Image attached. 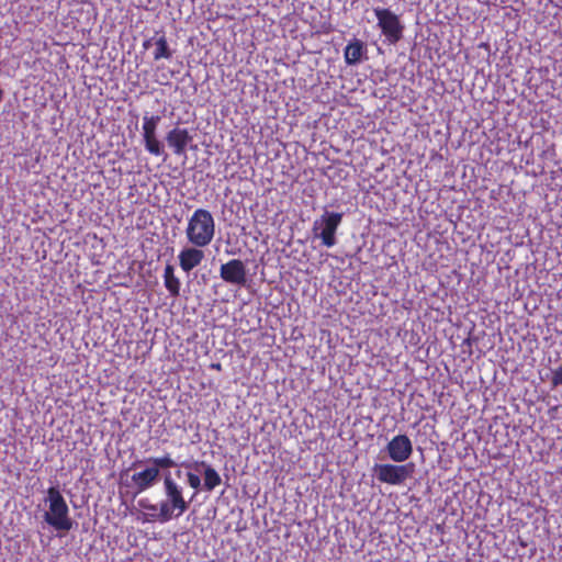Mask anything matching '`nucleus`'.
Listing matches in <instances>:
<instances>
[{"instance_id": "3", "label": "nucleus", "mask_w": 562, "mask_h": 562, "mask_svg": "<svg viewBox=\"0 0 562 562\" xmlns=\"http://www.w3.org/2000/svg\"><path fill=\"white\" fill-rule=\"evenodd\" d=\"M48 510L44 514V520L59 531H69L72 520L69 517L68 505L60 491L52 486L47 490Z\"/></svg>"}, {"instance_id": "5", "label": "nucleus", "mask_w": 562, "mask_h": 562, "mask_svg": "<svg viewBox=\"0 0 562 562\" xmlns=\"http://www.w3.org/2000/svg\"><path fill=\"white\" fill-rule=\"evenodd\" d=\"M342 213L325 212L319 220L313 224L315 237L321 238L322 244L328 248L336 244V232L341 224Z\"/></svg>"}, {"instance_id": "18", "label": "nucleus", "mask_w": 562, "mask_h": 562, "mask_svg": "<svg viewBox=\"0 0 562 562\" xmlns=\"http://www.w3.org/2000/svg\"><path fill=\"white\" fill-rule=\"evenodd\" d=\"M146 463L153 464V467L157 468V472L160 473L161 469H170L176 465V462L172 460L170 454H165L162 457L149 458L146 460Z\"/></svg>"}, {"instance_id": "23", "label": "nucleus", "mask_w": 562, "mask_h": 562, "mask_svg": "<svg viewBox=\"0 0 562 562\" xmlns=\"http://www.w3.org/2000/svg\"><path fill=\"white\" fill-rule=\"evenodd\" d=\"M151 41H153V40H146V41L143 43L144 48H148V47L151 45Z\"/></svg>"}, {"instance_id": "17", "label": "nucleus", "mask_w": 562, "mask_h": 562, "mask_svg": "<svg viewBox=\"0 0 562 562\" xmlns=\"http://www.w3.org/2000/svg\"><path fill=\"white\" fill-rule=\"evenodd\" d=\"M139 506L146 510V513H144L143 521H159V518H151L153 515L155 516L159 514V503L151 504L148 499H142L139 501Z\"/></svg>"}, {"instance_id": "9", "label": "nucleus", "mask_w": 562, "mask_h": 562, "mask_svg": "<svg viewBox=\"0 0 562 562\" xmlns=\"http://www.w3.org/2000/svg\"><path fill=\"white\" fill-rule=\"evenodd\" d=\"M390 459L396 463L407 461L413 453V443L407 435H396L386 445Z\"/></svg>"}, {"instance_id": "8", "label": "nucleus", "mask_w": 562, "mask_h": 562, "mask_svg": "<svg viewBox=\"0 0 562 562\" xmlns=\"http://www.w3.org/2000/svg\"><path fill=\"white\" fill-rule=\"evenodd\" d=\"M220 277L229 284L244 286L247 282V269L240 259H231L220 268Z\"/></svg>"}, {"instance_id": "15", "label": "nucleus", "mask_w": 562, "mask_h": 562, "mask_svg": "<svg viewBox=\"0 0 562 562\" xmlns=\"http://www.w3.org/2000/svg\"><path fill=\"white\" fill-rule=\"evenodd\" d=\"M162 277L165 288L167 289L169 295L172 297H178L180 295L181 282L179 278L175 276V268L172 265H166Z\"/></svg>"}, {"instance_id": "19", "label": "nucleus", "mask_w": 562, "mask_h": 562, "mask_svg": "<svg viewBox=\"0 0 562 562\" xmlns=\"http://www.w3.org/2000/svg\"><path fill=\"white\" fill-rule=\"evenodd\" d=\"M187 483L188 485L193 488L195 492H198L201 487V479L198 474L193 472H187ZM196 493H194L195 495Z\"/></svg>"}, {"instance_id": "6", "label": "nucleus", "mask_w": 562, "mask_h": 562, "mask_svg": "<svg viewBox=\"0 0 562 562\" xmlns=\"http://www.w3.org/2000/svg\"><path fill=\"white\" fill-rule=\"evenodd\" d=\"M378 26L386 40L395 44L403 37L404 25L400 16L386 8H374Z\"/></svg>"}, {"instance_id": "12", "label": "nucleus", "mask_w": 562, "mask_h": 562, "mask_svg": "<svg viewBox=\"0 0 562 562\" xmlns=\"http://www.w3.org/2000/svg\"><path fill=\"white\" fill-rule=\"evenodd\" d=\"M201 248L195 246L187 247L179 252V265L184 272H190L202 262L204 252Z\"/></svg>"}, {"instance_id": "22", "label": "nucleus", "mask_w": 562, "mask_h": 562, "mask_svg": "<svg viewBox=\"0 0 562 562\" xmlns=\"http://www.w3.org/2000/svg\"><path fill=\"white\" fill-rule=\"evenodd\" d=\"M142 463H143V461H140V460H136V461H134V462L132 463V468H133V469H137Z\"/></svg>"}, {"instance_id": "10", "label": "nucleus", "mask_w": 562, "mask_h": 562, "mask_svg": "<svg viewBox=\"0 0 562 562\" xmlns=\"http://www.w3.org/2000/svg\"><path fill=\"white\" fill-rule=\"evenodd\" d=\"M159 480V472L153 464H148L140 471L132 474L131 481L136 490V493H143L151 488Z\"/></svg>"}, {"instance_id": "14", "label": "nucleus", "mask_w": 562, "mask_h": 562, "mask_svg": "<svg viewBox=\"0 0 562 562\" xmlns=\"http://www.w3.org/2000/svg\"><path fill=\"white\" fill-rule=\"evenodd\" d=\"M364 52H366V46H364L363 42H361L360 40H357V38L350 41L344 50V58H345L346 64L347 65L358 64L361 60Z\"/></svg>"}, {"instance_id": "4", "label": "nucleus", "mask_w": 562, "mask_h": 562, "mask_svg": "<svg viewBox=\"0 0 562 562\" xmlns=\"http://www.w3.org/2000/svg\"><path fill=\"white\" fill-rule=\"evenodd\" d=\"M414 468L412 462L405 464L375 463L373 472L381 483L401 485L412 476Z\"/></svg>"}, {"instance_id": "13", "label": "nucleus", "mask_w": 562, "mask_h": 562, "mask_svg": "<svg viewBox=\"0 0 562 562\" xmlns=\"http://www.w3.org/2000/svg\"><path fill=\"white\" fill-rule=\"evenodd\" d=\"M182 465L186 468L193 467L195 470H198L199 467H202L204 469V490L209 492L213 491L222 483L221 475L217 471L204 461H195L193 464L183 463Z\"/></svg>"}, {"instance_id": "11", "label": "nucleus", "mask_w": 562, "mask_h": 562, "mask_svg": "<svg viewBox=\"0 0 562 562\" xmlns=\"http://www.w3.org/2000/svg\"><path fill=\"white\" fill-rule=\"evenodd\" d=\"M166 140L176 156H186L192 136L187 128L173 127L167 133Z\"/></svg>"}, {"instance_id": "16", "label": "nucleus", "mask_w": 562, "mask_h": 562, "mask_svg": "<svg viewBox=\"0 0 562 562\" xmlns=\"http://www.w3.org/2000/svg\"><path fill=\"white\" fill-rule=\"evenodd\" d=\"M155 52L153 54L154 60L170 59L172 50L170 49L167 38L164 33L155 41Z\"/></svg>"}, {"instance_id": "20", "label": "nucleus", "mask_w": 562, "mask_h": 562, "mask_svg": "<svg viewBox=\"0 0 562 562\" xmlns=\"http://www.w3.org/2000/svg\"><path fill=\"white\" fill-rule=\"evenodd\" d=\"M551 383L553 387L562 385V364L553 370Z\"/></svg>"}, {"instance_id": "24", "label": "nucleus", "mask_w": 562, "mask_h": 562, "mask_svg": "<svg viewBox=\"0 0 562 562\" xmlns=\"http://www.w3.org/2000/svg\"><path fill=\"white\" fill-rule=\"evenodd\" d=\"M2 98H3V91H2V89L0 88V101L2 100Z\"/></svg>"}, {"instance_id": "21", "label": "nucleus", "mask_w": 562, "mask_h": 562, "mask_svg": "<svg viewBox=\"0 0 562 562\" xmlns=\"http://www.w3.org/2000/svg\"><path fill=\"white\" fill-rule=\"evenodd\" d=\"M211 368H212V369H214V370H217V371H221V370H222V366H221V363H218V362H217V363H212V364H211Z\"/></svg>"}, {"instance_id": "2", "label": "nucleus", "mask_w": 562, "mask_h": 562, "mask_svg": "<svg viewBox=\"0 0 562 562\" xmlns=\"http://www.w3.org/2000/svg\"><path fill=\"white\" fill-rule=\"evenodd\" d=\"M215 235V221L209 210L196 209L188 220L186 236L195 247L209 246Z\"/></svg>"}, {"instance_id": "1", "label": "nucleus", "mask_w": 562, "mask_h": 562, "mask_svg": "<svg viewBox=\"0 0 562 562\" xmlns=\"http://www.w3.org/2000/svg\"><path fill=\"white\" fill-rule=\"evenodd\" d=\"M164 496L159 502V514L151 518H159V522H168L182 516L189 508V501L184 498L183 487L178 484L170 473L164 476Z\"/></svg>"}, {"instance_id": "7", "label": "nucleus", "mask_w": 562, "mask_h": 562, "mask_svg": "<svg viewBox=\"0 0 562 562\" xmlns=\"http://www.w3.org/2000/svg\"><path fill=\"white\" fill-rule=\"evenodd\" d=\"M161 120L160 115L143 116V139L146 150L154 156H162L164 147L157 138V127Z\"/></svg>"}]
</instances>
